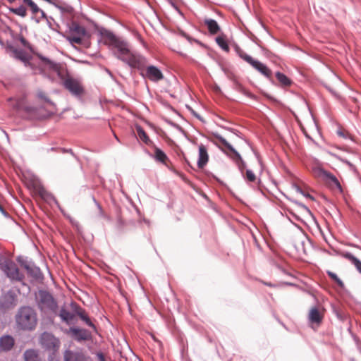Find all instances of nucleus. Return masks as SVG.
<instances>
[{"instance_id": "1", "label": "nucleus", "mask_w": 361, "mask_h": 361, "mask_svg": "<svg viewBox=\"0 0 361 361\" xmlns=\"http://www.w3.org/2000/svg\"><path fill=\"white\" fill-rule=\"evenodd\" d=\"M101 40L104 44L114 47L117 52V58L128 63L131 67H138L143 64L144 58L133 53L128 43L117 38L112 32L103 30L100 32Z\"/></svg>"}, {"instance_id": "2", "label": "nucleus", "mask_w": 361, "mask_h": 361, "mask_svg": "<svg viewBox=\"0 0 361 361\" xmlns=\"http://www.w3.org/2000/svg\"><path fill=\"white\" fill-rule=\"evenodd\" d=\"M39 57L44 62V66L54 71L61 79L64 87L73 95L81 97L85 94V89L82 82L68 74L67 71L60 64L56 63L47 58L39 55Z\"/></svg>"}, {"instance_id": "3", "label": "nucleus", "mask_w": 361, "mask_h": 361, "mask_svg": "<svg viewBox=\"0 0 361 361\" xmlns=\"http://www.w3.org/2000/svg\"><path fill=\"white\" fill-rule=\"evenodd\" d=\"M296 110L298 116H296L302 131L307 137H311L309 134H315L318 129L315 121L310 113V109L305 101H301L297 104Z\"/></svg>"}, {"instance_id": "4", "label": "nucleus", "mask_w": 361, "mask_h": 361, "mask_svg": "<svg viewBox=\"0 0 361 361\" xmlns=\"http://www.w3.org/2000/svg\"><path fill=\"white\" fill-rule=\"evenodd\" d=\"M16 323L19 329L33 330L37 324V313L30 307H23L18 310L16 316Z\"/></svg>"}, {"instance_id": "5", "label": "nucleus", "mask_w": 361, "mask_h": 361, "mask_svg": "<svg viewBox=\"0 0 361 361\" xmlns=\"http://www.w3.org/2000/svg\"><path fill=\"white\" fill-rule=\"evenodd\" d=\"M39 308L44 312H56L57 303L53 296L48 292L39 290L36 295Z\"/></svg>"}, {"instance_id": "6", "label": "nucleus", "mask_w": 361, "mask_h": 361, "mask_svg": "<svg viewBox=\"0 0 361 361\" xmlns=\"http://www.w3.org/2000/svg\"><path fill=\"white\" fill-rule=\"evenodd\" d=\"M0 267L10 279L20 280L21 276L16 264L2 255H0Z\"/></svg>"}, {"instance_id": "7", "label": "nucleus", "mask_w": 361, "mask_h": 361, "mask_svg": "<svg viewBox=\"0 0 361 361\" xmlns=\"http://www.w3.org/2000/svg\"><path fill=\"white\" fill-rule=\"evenodd\" d=\"M294 247L300 256L307 255L312 250L310 240L304 235L296 236L293 240Z\"/></svg>"}, {"instance_id": "8", "label": "nucleus", "mask_w": 361, "mask_h": 361, "mask_svg": "<svg viewBox=\"0 0 361 361\" xmlns=\"http://www.w3.org/2000/svg\"><path fill=\"white\" fill-rule=\"evenodd\" d=\"M316 173L317 176L322 178L332 189H336L340 192H342V188L338 180L332 173L322 169H318Z\"/></svg>"}, {"instance_id": "9", "label": "nucleus", "mask_w": 361, "mask_h": 361, "mask_svg": "<svg viewBox=\"0 0 361 361\" xmlns=\"http://www.w3.org/2000/svg\"><path fill=\"white\" fill-rule=\"evenodd\" d=\"M63 358L64 361H92L90 357L81 350H66Z\"/></svg>"}, {"instance_id": "10", "label": "nucleus", "mask_w": 361, "mask_h": 361, "mask_svg": "<svg viewBox=\"0 0 361 361\" xmlns=\"http://www.w3.org/2000/svg\"><path fill=\"white\" fill-rule=\"evenodd\" d=\"M40 342L44 348L49 350H55L59 346V340L52 334L47 332L42 334Z\"/></svg>"}, {"instance_id": "11", "label": "nucleus", "mask_w": 361, "mask_h": 361, "mask_svg": "<svg viewBox=\"0 0 361 361\" xmlns=\"http://www.w3.org/2000/svg\"><path fill=\"white\" fill-rule=\"evenodd\" d=\"M68 332L78 341H86L90 339L91 336L87 331L78 328H70Z\"/></svg>"}, {"instance_id": "12", "label": "nucleus", "mask_w": 361, "mask_h": 361, "mask_svg": "<svg viewBox=\"0 0 361 361\" xmlns=\"http://www.w3.org/2000/svg\"><path fill=\"white\" fill-rule=\"evenodd\" d=\"M323 317V310L319 307H313L309 312V319L312 323L319 324Z\"/></svg>"}, {"instance_id": "13", "label": "nucleus", "mask_w": 361, "mask_h": 361, "mask_svg": "<svg viewBox=\"0 0 361 361\" xmlns=\"http://www.w3.org/2000/svg\"><path fill=\"white\" fill-rule=\"evenodd\" d=\"M15 343L14 338L11 336H4L0 338V349L3 351H8L12 349Z\"/></svg>"}, {"instance_id": "14", "label": "nucleus", "mask_w": 361, "mask_h": 361, "mask_svg": "<svg viewBox=\"0 0 361 361\" xmlns=\"http://www.w3.org/2000/svg\"><path fill=\"white\" fill-rule=\"evenodd\" d=\"M147 75L151 80L158 81L163 78V74L157 67L151 66L147 69Z\"/></svg>"}, {"instance_id": "15", "label": "nucleus", "mask_w": 361, "mask_h": 361, "mask_svg": "<svg viewBox=\"0 0 361 361\" xmlns=\"http://www.w3.org/2000/svg\"><path fill=\"white\" fill-rule=\"evenodd\" d=\"M209 159L207 148L203 145H199V160L197 165L199 168H203Z\"/></svg>"}, {"instance_id": "16", "label": "nucleus", "mask_w": 361, "mask_h": 361, "mask_svg": "<svg viewBox=\"0 0 361 361\" xmlns=\"http://www.w3.org/2000/svg\"><path fill=\"white\" fill-rule=\"evenodd\" d=\"M88 38V35H71L67 37L68 40L71 44H85L88 46V44L86 42V39Z\"/></svg>"}, {"instance_id": "17", "label": "nucleus", "mask_w": 361, "mask_h": 361, "mask_svg": "<svg viewBox=\"0 0 361 361\" xmlns=\"http://www.w3.org/2000/svg\"><path fill=\"white\" fill-rule=\"evenodd\" d=\"M253 67L267 78H270L271 71L264 64L257 61Z\"/></svg>"}, {"instance_id": "18", "label": "nucleus", "mask_w": 361, "mask_h": 361, "mask_svg": "<svg viewBox=\"0 0 361 361\" xmlns=\"http://www.w3.org/2000/svg\"><path fill=\"white\" fill-rule=\"evenodd\" d=\"M59 317L63 321L70 324L74 318V314L63 307L60 310Z\"/></svg>"}, {"instance_id": "19", "label": "nucleus", "mask_w": 361, "mask_h": 361, "mask_svg": "<svg viewBox=\"0 0 361 361\" xmlns=\"http://www.w3.org/2000/svg\"><path fill=\"white\" fill-rule=\"evenodd\" d=\"M25 361H39L38 353L36 350L30 349L24 353Z\"/></svg>"}, {"instance_id": "20", "label": "nucleus", "mask_w": 361, "mask_h": 361, "mask_svg": "<svg viewBox=\"0 0 361 361\" xmlns=\"http://www.w3.org/2000/svg\"><path fill=\"white\" fill-rule=\"evenodd\" d=\"M204 23L207 25V27L212 34H216L219 30V26L214 20L206 19L204 20Z\"/></svg>"}, {"instance_id": "21", "label": "nucleus", "mask_w": 361, "mask_h": 361, "mask_svg": "<svg viewBox=\"0 0 361 361\" xmlns=\"http://www.w3.org/2000/svg\"><path fill=\"white\" fill-rule=\"evenodd\" d=\"M343 256L350 260L353 264L355 266L357 271L361 274V261H360L357 257L353 256L352 254L347 252L343 255Z\"/></svg>"}, {"instance_id": "22", "label": "nucleus", "mask_w": 361, "mask_h": 361, "mask_svg": "<svg viewBox=\"0 0 361 361\" xmlns=\"http://www.w3.org/2000/svg\"><path fill=\"white\" fill-rule=\"evenodd\" d=\"M71 30L73 32V35H87V33L83 27L80 26L77 23H73L71 27Z\"/></svg>"}, {"instance_id": "23", "label": "nucleus", "mask_w": 361, "mask_h": 361, "mask_svg": "<svg viewBox=\"0 0 361 361\" xmlns=\"http://www.w3.org/2000/svg\"><path fill=\"white\" fill-rule=\"evenodd\" d=\"M25 268L27 271V274L34 279H38L40 277V270L37 267L35 266L25 265Z\"/></svg>"}, {"instance_id": "24", "label": "nucleus", "mask_w": 361, "mask_h": 361, "mask_svg": "<svg viewBox=\"0 0 361 361\" xmlns=\"http://www.w3.org/2000/svg\"><path fill=\"white\" fill-rule=\"evenodd\" d=\"M215 137L224 145L229 150H231L238 159H240V154L232 147V146L221 135H215Z\"/></svg>"}, {"instance_id": "25", "label": "nucleus", "mask_w": 361, "mask_h": 361, "mask_svg": "<svg viewBox=\"0 0 361 361\" xmlns=\"http://www.w3.org/2000/svg\"><path fill=\"white\" fill-rule=\"evenodd\" d=\"M218 45L225 51H229V47L224 36H219L216 38Z\"/></svg>"}, {"instance_id": "26", "label": "nucleus", "mask_w": 361, "mask_h": 361, "mask_svg": "<svg viewBox=\"0 0 361 361\" xmlns=\"http://www.w3.org/2000/svg\"><path fill=\"white\" fill-rule=\"evenodd\" d=\"M136 130L137 133V135L146 144H148L150 142V140L148 137L147 135L145 132V130L140 126H136Z\"/></svg>"}, {"instance_id": "27", "label": "nucleus", "mask_w": 361, "mask_h": 361, "mask_svg": "<svg viewBox=\"0 0 361 361\" xmlns=\"http://www.w3.org/2000/svg\"><path fill=\"white\" fill-rule=\"evenodd\" d=\"M276 76L279 81V82L284 86H288L290 85L291 82L290 80L283 73H276Z\"/></svg>"}, {"instance_id": "28", "label": "nucleus", "mask_w": 361, "mask_h": 361, "mask_svg": "<svg viewBox=\"0 0 361 361\" xmlns=\"http://www.w3.org/2000/svg\"><path fill=\"white\" fill-rule=\"evenodd\" d=\"M154 153H155V159L157 161H159L162 163H165L166 160L167 159V157L162 150L156 147L155 150H154Z\"/></svg>"}, {"instance_id": "29", "label": "nucleus", "mask_w": 361, "mask_h": 361, "mask_svg": "<svg viewBox=\"0 0 361 361\" xmlns=\"http://www.w3.org/2000/svg\"><path fill=\"white\" fill-rule=\"evenodd\" d=\"M10 11L12 13H15V14H16L18 16H20L21 17H25L26 16V14H27L26 8L24 6H19V7L16 8H11Z\"/></svg>"}, {"instance_id": "30", "label": "nucleus", "mask_w": 361, "mask_h": 361, "mask_svg": "<svg viewBox=\"0 0 361 361\" xmlns=\"http://www.w3.org/2000/svg\"><path fill=\"white\" fill-rule=\"evenodd\" d=\"M37 97L39 99L44 101L49 105L54 106V104L51 102V101L47 96L46 93L44 92L42 90H38L37 92Z\"/></svg>"}, {"instance_id": "31", "label": "nucleus", "mask_w": 361, "mask_h": 361, "mask_svg": "<svg viewBox=\"0 0 361 361\" xmlns=\"http://www.w3.org/2000/svg\"><path fill=\"white\" fill-rule=\"evenodd\" d=\"M328 275L341 287L343 288L344 284L343 281L337 276L336 274L332 271H327Z\"/></svg>"}, {"instance_id": "32", "label": "nucleus", "mask_w": 361, "mask_h": 361, "mask_svg": "<svg viewBox=\"0 0 361 361\" xmlns=\"http://www.w3.org/2000/svg\"><path fill=\"white\" fill-rule=\"evenodd\" d=\"M13 54H14V56L16 59H18L24 62L27 60V57L26 54L22 51L15 50L13 51Z\"/></svg>"}, {"instance_id": "33", "label": "nucleus", "mask_w": 361, "mask_h": 361, "mask_svg": "<svg viewBox=\"0 0 361 361\" xmlns=\"http://www.w3.org/2000/svg\"><path fill=\"white\" fill-rule=\"evenodd\" d=\"M240 57L244 59L245 61L249 63L251 66H254L255 63L257 62L256 60H254L250 56L246 54H240Z\"/></svg>"}, {"instance_id": "34", "label": "nucleus", "mask_w": 361, "mask_h": 361, "mask_svg": "<svg viewBox=\"0 0 361 361\" xmlns=\"http://www.w3.org/2000/svg\"><path fill=\"white\" fill-rule=\"evenodd\" d=\"M245 178L250 182L256 180V176L251 170H247L245 176Z\"/></svg>"}, {"instance_id": "35", "label": "nucleus", "mask_w": 361, "mask_h": 361, "mask_svg": "<svg viewBox=\"0 0 361 361\" xmlns=\"http://www.w3.org/2000/svg\"><path fill=\"white\" fill-rule=\"evenodd\" d=\"M24 2L30 7L34 13H36L39 11V8L32 0H24Z\"/></svg>"}, {"instance_id": "36", "label": "nucleus", "mask_w": 361, "mask_h": 361, "mask_svg": "<svg viewBox=\"0 0 361 361\" xmlns=\"http://www.w3.org/2000/svg\"><path fill=\"white\" fill-rule=\"evenodd\" d=\"M13 107L16 109H25L26 111H30V109H27L23 101H17L16 104L13 105Z\"/></svg>"}, {"instance_id": "37", "label": "nucleus", "mask_w": 361, "mask_h": 361, "mask_svg": "<svg viewBox=\"0 0 361 361\" xmlns=\"http://www.w3.org/2000/svg\"><path fill=\"white\" fill-rule=\"evenodd\" d=\"M89 326L92 327L94 329H95L94 325L92 324V322L90 321L87 315H85V317H82L81 318Z\"/></svg>"}, {"instance_id": "38", "label": "nucleus", "mask_w": 361, "mask_h": 361, "mask_svg": "<svg viewBox=\"0 0 361 361\" xmlns=\"http://www.w3.org/2000/svg\"><path fill=\"white\" fill-rule=\"evenodd\" d=\"M89 326L92 327L94 329H95L94 325L92 324V322L90 321L87 315H85V317H82L81 318Z\"/></svg>"}, {"instance_id": "39", "label": "nucleus", "mask_w": 361, "mask_h": 361, "mask_svg": "<svg viewBox=\"0 0 361 361\" xmlns=\"http://www.w3.org/2000/svg\"><path fill=\"white\" fill-rule=\"evenodd\" d=\"M77 314L78 316H80V318H82V317H85V315H87L85 312L83 310H82L81 309H79L77 310Z\"/></svg>"}, {"instance_id": "40", "label": "nucleus", "mask_w": 361, "mask_h": 361, "mask_svg": "<svg viewBox=\"0 0 361 361\" xmlns=\"http://www.w3.org/2000/svg\"><path fill=\"white\" fill-rule=\"evenodd\" d=\"M77 314L78 316H80V318H82V317H85V315H87L85 312L83 310H82L81 309H79L77 310Z\"/></svg>"}, {"instance_id": "41", "label": "nucleus", "mask_w": 361, "mask_h": 361, "mask_svg": "<svg viewBox=\"0 0 361 361\" xmlns=\"http://www.w3.org/2000/svg\"><path fill=\"white\" fill-rule=\"evenodd\" d=\"M99 361H105L104 357L102 353H98L97 354Z\"/></svg>"}, {"instance_id": "42", "label": "nucleus", "mask_w": 361, "mask_h": 361, "mask_svg": "<svg viewBox=\"0 0 361 361\" xmlns=\"http://www.w3.org/2000/svg\"><path fill=\"white\" fill-rule=\"evenodd\" d=\"M347 164H348L351 168H353V169H355V167L353 166V165L352 164H350L349 161H344Z\"/></svg>"}, {"instance_id": "43", "label": "nucleus", "mask_w": 361, "mask_h": 361, "mask_svg": "<svg viewBox=\"0 0 361 361\" xmlns=\"http://www.w3.org/2000/svg\"><path fill=\"white\" fill-rule=\"evenodd\" d=\"M21 42H22V43H23V44H25V43H26V40H25L24 38H22V39H21Z\"/></svg>"}, {"instance_id": "44", "label": "nucleus", "mask_w": 361, "mask_h": 361, "mask_svg": "<svg viewBox=\"0 0 361 361\" xmlns=\"http://www.w3.org/2000/svg\"><path fill=\"white\" fill-rule=\"evenodd\" d=\"M10 3L15 1L16 0H8Z\"/></svg>"}, {"instance_id": "45", "label": "nucleus", "mask_w": 361, "mask_h": 361, "mask_svg": "<svg viewBox=\"0 0 361 361\" xmlns=\"http://www.w3.org/2000/svg\"><path fill=\"white\" fill-rule=\"evenodd\" d=\"M307 197H310V198H311V199H312V196H311V195H307Z\"/></svg>"}, {"instance_id": "46", "label": "nucleus", "mask_w": 361, "mask_h": 361, "mask_svg": "<svg viewBox=\"0 0 361 361\" xmlns=\"http://www.w3.org/2000/svg\"><path fill=\"white\" fill-rule=\"evenodd\" d=\"M0 209H1V210H2V208H1V206H0Z\"/></svg>"}]
</instances>
